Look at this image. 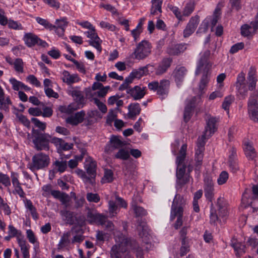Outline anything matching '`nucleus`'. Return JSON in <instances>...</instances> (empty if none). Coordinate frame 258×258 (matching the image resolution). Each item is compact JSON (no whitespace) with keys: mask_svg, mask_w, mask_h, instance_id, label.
I'll use <instances>...</instances> for the list:
<instances>
[{"mask_svg":"<svg viewBox=\"0 0 258 258\" xmlns=\"http://www.w3.org/2000/svg\"><path fill=\"white\" fill-rule=\"evenodd\" d=\"M186 149V144H183L176 158V182L179 185L186 184L189 181L191 178L189 174L192 170V167L189 164H187V162L185 160Z\"/></svg>","mask_w":258,"mask_h":258,"instance_id":"nucleus-1","label":"nucleus"},{"mask_svg":"<svg viewBox=\"0 0 258 258\" xmlns=\"http://www.w3.org/2000/svg\"><path fill=\"white\" fill-rule=\"evenodd\" d=\"M115 244L111 248L110 256L111 258H122L125 253L132 249L131 241L122 234H116L114 232Z\"/></svg>","mask_w":258,"mask_h":258,"instance_id":"nucleus-2","label":"nucleus"},{"mask_svg":"<svg viewBox=\"0 0 258 258\" xmlns=\"http://www.w3.org/2000/svg\"><path fill=\"white\" fill-rule=\"evenodd\" d=\"M32 138L34 148L38 151L48 150L49 143L52 142L53 139L49 134L40 133L39 130L34 129L32 130Z\"/></svg>","mask_w":258,"mask_h":258,"instance_id":"nucleus-3","label":"nucleus"},{"mask_svg":"<svg viewBox=\"0 0 258 258\" xmlns=\"http://www.w3.org/2000/svg\"><path fill=\"white\" fill-rule=\"evenodd\" d=\"M151 52V45L147 40H142L136 46L132 55L137 60H143Z\"/></svg>","mask_w":258,"mask_h":258,"instance_id":"nucleus-4","label":"nucleus"},{"mask_svg":"<svg viewBox=\"0 0 258 258\" xmlns=\"http://www.w3.org/2000/svg\"><path fill=\"white\" fill-rule=\"evenodd\" d=\"M210 54V51L208 50L201 54V58L198 62L196 75H198L201 73L203 74L207 73L210 75V71L213 64L209 60Z\"/></svg>","mask_w":258,"mask_h":258,"instance_id":"nucleus-5","label":"nucleus"},{"mask_svg":"<svg viewBox=\"0 0 258 258\" xmlns=\"http://www.w3.org/2000/svg\"><path fill=\"white\" fill-rule=\"evenodd\" d=\"M185 203L186 200L182 196L178 194L175 195L171 207L170 215L171 220H173L176 215H183Z\"/></svg>","mask_w":258,"mask_h":258,"instance_id":"nucleus-6","label":"nucleus"},{"mask_svg":"<svg viewBox=\"0 0 258 258\" xmlns=\"http://www.w3.org/2000/svg\"><path fill=\"white\" fill-rule=\"evenodd\" d=\"M50 162L49 156L42 153L35 154L32 157V163L30 166L31 170H39L47 167Z\"/></svg>","mask_w":258,"mask_h":258,"instance_id":"nucleus-7","label":"nucleus"},{"mask_svg":"<svg viewBox=\"0 0 258 258\" xmlns=\"http://www.w3.org/2000/svg\"><path fill=\"white\" fill-rule=\"evenodd\" d=\"M23 40L25 44L29 47H33L36 44L43 47L48 45L45 41L40 39L36 35L32 33H25Z\"/></svg>","mask_w":258,"mask_h":258,"instance_id":"nucleus-8","label":"nucleus"},{"mask_svg":"<svg viewBox=\"0 0 258 258\" xmlns=\"http://www.w3.org/2000/svg\"><path fill=\"white\" fill-rule=\"evenodd\" d=\"M84 34L87 38H89V40L88 41L89 45L95 48L99 53L101 52L102 50L101 46L102 40L96 33L95 28L88 30L85 32Z\"/></svg>","mask_w":258,"mask_h":258,"instance_id":"nucleus-9","label":"nucleus"},{"mask_svg":"<svg viewBox=\"0 0 258 258\" xmlns=\"http://www.w3.org/2000/svg\"><path fill=\"white\" fill-rule=\"evenodd\" d=\"M204 190L206 199L212 202L215 195L214 183L212 177L206 175L204 177Z\"/></svg>","mask_w":258,"mask_h":258,"instance_id":"nucleus-10","label":"nucleus"},{"mask_svg":"<svg viewBox=\"0 0 258 258\" xmlns=\"http://www.w3.org/2000/svg\"><path fill=\"white\" fill-rule=\"evenodd\" d=\"M218 119L214 117H210L207 120V124L205 131L201 137V139H208L211 137L217 130L216 123Z\"/></svg>","mask_w":258,"mask_h":258,"instance_id":"nucleus-11","label":"nucleus"},{"mask_svg":"<svg viewBox=\"0 0 258 258\" xmlns=\"http://www.w3.org/2000/svg\"><path fill=\"white\" fill-rule=\"evenodd\" d=\"M236 87L238 95L242 99H245L247 90L245 83V74L243 72H241L237 76Z\"/></svg>","mask_w":258,"mask_h":258,"instance_id":"nucleus-12","label":"nucleus"},{"mask_svg":"<svg viewBox=\"0 0 258 258\" xmlns=\"http://www.w3.org/2000/svg\"><path fill=\"white\" fill-rule=\"evenodd\" d=\"M199 22L200 17L199 16L196 15L192 17L183 30V37L187 38L190 36L195 31Z\"/></svg>","mask_w":258,"mask_h":258,"instance_id":"nucleus-13","label":"nucleus"},{"mask_svg":"<svg viewBox=\"0 0 258 258\" xmlns=\"http://www.w3.org/2000/svg\"><path fill=\"white\" fill-rule=\"evenodd\" d=\"M106 217L98 213L95 210H88L87 220L90 223H96L100 225L105 223Z\"/></svg>","mask_w":258,"mask_h":258,"instance_id":"nucleus-14","label":"nucleus"},{"mask_svg":"<svg viewBox=\"0 0 258 258\" xmlns=\"http://www.w3.org/2000/svg\"><path fill=\"white\" fill-rule=\"evenodd\" d=\"M146 87L142 86H136L126 91L135 100H140L144 97L146 93Z\"/></svg>","mask_w":258,"mask_h":258,"instance_id":"nucleus-15","label":"nucleus"},{"mask_svg":"<svg viewBox=\"0 0 258 258\" xmlns=\"http://www.w3.org/2000/svg\"><path fill=\"white\" fill-rule=\"evenodd\" d=\"M169 87L170 81L168 80L163 79L159 82L157 94L161 99H164L167 96Z\"/></svg>","mask_w":258,"mask_h":258,"instance_id":"nucleus-16","label":"nucleus"},{"mask_svg":"<svg viewBox=\"0 0 258 258\" xmlns=\"http://www.w3.org/2000/svg\"><path fill=\"white\" fill-rule=\"evenodd\" d=\"M68 24V22L65 18L57 19L55 21V25H52L53 27L50 30H54L58 36H62Z\"/></svg>","mask_w":258,"mask_h":258,"instance_id":"nucleus-17","label":"nucleus"},{"mask_svg":"<svg viewBox=\"0 0 258 258\" xmlns=\"http://www.w3.org/2000/svg\"><path fill=\"white\" fill-rule=\"evenodd\" d=\"M186 47L185 44H170L166 48V53L170 55H178L183 52Z\"/></svg>","mask_w":258,"mask_h":258,"instance_id":"nucleus-18","label":"nucleus"},{"mask_svg":"<svg viewBox=\"0 0 258 258\" xmlns=\"http://www.w3.org/2000/svg\"><path fill=\"white\" fill-rule=\"evenodd\" d=\"M198 98L193 97L191 98L187 99L186 101V105L184 111V119L187 122L188 121L191 116L192 108L196 105V102Z\"/></svg>","mask_w":258,"mask_h":258,"instance_id":"nucleus-19","label":"nucleus"},{"mask_svg":"<svg viewBox=\"0 0 258 258\" xmlns=\"http://www.w3.org/2000/svg\"><path fill=\"white\" fill-rule=\"evenodd\" d=\"M172 62V59L169 57H166L162 59L158 66L155 69V74L160 76L164 74L170 67Z\"/></svg>","mask_w":258,"mask_h":258,"instance_id":"nucleus-20","label":"nucleus"},{"mask_svg":"<svg viewBox=\"0 0 258 258\" xmlns=\"http://www.w3.org/2000/svg\"><path fill=\"white\" fill-rule=\"evenodd\" d=\"M109 89L110 87L108 86L104 87L102 84L98 82H95L92 86V90L93 91L98 90V91L95 92L94 94L92 95V96L97 95L99 97H104L106 96Z\"/></svg>","mask_w":258,"mask_h":258,"instance_id":"nucleus-21","label":"nucleus"},{"mask_svg":"<svg viewBox=\"0 0 258 258\" xmlns=\"http://www.w3.org/2000/svg\"><path fill=\"white\" fill-rule=\"evenodd\" d=\"M85 113L84 111L77 112L74 115L69 116L66 119V122L73 125H77L83 122Z\"/></svg>","mask_w":258,"mask_h":258,"instance_id":"nucleus-22","label":"nucleus"},{"mask_svg":"<svg viewBox=\"0 0 258 258\" xmlns=\"http://www.w3.org/2000/svg\"><path fill=\"white\" fill-rule=\"evenodd\" d=\"M62 80L68 85H71L80 80L79 76L76 74H71L68 71H64L62 73Z\"/></svg>","mask_w":258,"mask_h":258,"instance_id":"nucleus-23","label":"nucleus"},{"mask_svg":"<svg viewBox=\"0 0 258 258\" xmlns=\"http://www.w3.org/2000/svg\"><path fill=\"white\" fill-rule=\"evenodd\" d=\"M243 149L245 154L249 160H252L256 157V152L251 142L250 141H244Z\"/></svg>","mask_w":258,"mask_h":258,"instance_id":"nucleus-24","label":"nucleus"},{"mask_svg":"<svg viewBox=\"0 0 258 258\" xmlns=\"http://www.w3.org/2000/svg\"><path fill=\"white\" fill-rule=\"evenodd\" d=\"M85 168L91 179L95 177L96 174V163L94 161L89 158L86 161Z\"/></svg>","mask_w":258,"mask_h":258,"instance_id":"nucleus-25","label":"nucleus"},{"mask_svg":"<svg viewBox=\"0 0 258 258\" xmlns=\"http://www.w3.org/2000/svg\"><path fill=\"white\" fill-rule=\"evenodd\" d=\"M256 82L255 70L254 68H250L247 78V83L249 90L252 91L255 89Z\"/></svg>","mask_w":258,"mask_h":258,"instance_id":"nucleus-26","label":"nucleus"},{"mask_svg":"<svg viewBox=\"0 0 258 258\" xmlns=\"http://www.w3.org/2000/svg\"><path fill=\"white\" fill-rule=\"evenodd\" d=\"M248 110L258 109V91H255L250 95L247 102Z\"/></svg>","mask_w":258,"mask_h":258,"instance_id":"nucleus-27","label":"nucleus"},{"mask_svg":"<svg viewBox=\"0 0 258 258\" xmlns=\"http://www.w3.org/2000/svg\"><path fill=\"white\" fill-rule=\"evenodd\" d=\"M186 70L183 67H177L174 71L175 80L177 84L179 85L183 81V80L186 75Z\"/></svg>","mask_w":258,"mask_h":258,"instance_id":"nucleus-28","label":"nucleus"},{"mask_svg":"<svg viewBox=\"0 0 258 258\" xmlns=\"http://www.w3.org/2000/svg\"><path fill=\"white\" fill-rule=\"evenodd\" d=\"M82 106L76 102H74L69 105L60 106L59 107L58 109L62 113L71 114Z\"/></svg>","mask_w":258,"mask_h":258,"instance_id":"nucleus-29","label":"nucleus"},{"mask_svg":"<svg viewBox=\"0 0 258 258\" xmlns=\"http://www.w3.org/2000/svg\"><path fill=\"white\" fill-rule=\"evenodd\" d=\"M52 143H54L60 149L64 151L70 150L73 147V144L66 143L62 140L57 138H53L52 140Z\"/></svg>","mask_w":258,"mask_h":258,"instance_id":"nucleus-30","label":"nucleus"},{"mask_svg":"<svg viewBox=\"0 0 258 258\" xmlns=\"http://www.w3.org/2000/svg\"><path fill=\"white\" fill-rule=\"evenodd\" d=\"M18 243L21 248V250L23 254V258H29L30 255L29 249L30 246L27 243L26 240L24 238L23 239H20L19 238L18 239Z\"/></svg>","mask_w":258,"mask_h":258,"instance_id":"nucleus-31","label":"nucleus"},{"mask_svg":"<svg viewBox=\"0 0 258 258\" xmlns=\"http://www.w3.org/2000/svg\"><path fill=\"white\" fill-rule=\"evenodd\" d=\"M53 165L54 166V170L60 173L64 172L68 167L67 161L62 159L56 160L53 162Z\"/></svg>","mask_w":258,"mask_h":258,"instance_id":"nucleus-32","label":"nucleus"},{"mask_svg":"<svg viewBox=\"0 0 258 258\" xmlns=\"http://www.w3.org/2000/svg\"><path fill=\"white\" fill-rule=\"evenodd\" d=\"M150 67H152V66H150L149 64L140 68L138 69L133 70L131 73L132 75L135 77V78L140 79L143 76L147 75L148 73V68Z\"/></svg>","mask_w":258,"mask_h":258,"instance_id":"nucleus-33","label":"nucleus"},{"mask_svg":"<svg viewBox=\"0 0 258 258\" xmlns=\"http://www.w3.org/2000/svg\"><path fill=\"white\" fill-rule=\"evenodd\" d=\"M162 0H152L151 14L156 15L161 13Z\"/></svg>","mask_w":258,"mask_h":258,"instance_id":"nucleus-34","label":"nucleus"},{"mask_svg":"<svg viewBox=\"0 0 258 258\" xmlns=\"http://www.w3.org/2000/svg\"><path fill=\"white\" fill-rule=\"evenodd\" d=\"M128 116L130 117H135L139 115L141 112L140 105L138 103L131 104L128 107Z\"/></svg>","mask_w":258,"mask_h":258,"instance_id":"nucleus-35","label":"nucleus"},{"mask_svg":"<svg viewBox=\"0 0 258 258\" xmlns=\"http://www.w3.org/2000/svg\"><path fill=\"white\" fill-rule=\"evenodd\" d=\"M241 35L245 37L251 36L254 35L255 32L251 26L247 24L242 25L241 27Z\"/></svg>","mask_w":258,"mask_h":258,"instance_id":"nucleus-36","label":"nucleus"},{"mask_svg":"<svg viewBox=\"0 0 258 258\" xmlns=\"http://www.w3.org/2000/svg\"><path fill=\"white\" fill-rule=\"evenodd\" d=\"M71 94L76 100V103L82 106V104L84 100V98L82 92L77 89H73L71 91Z\"/></svg>","mask_w":258,"mask_h":258,"instance_id":"nucleus-37","label":"nucleus"},{"mask_svg":"<svg viewBox=\"0 0 258 258\" xmlns=\"http://www.w3.org/2000/svg\"><path fill=\"white\" fill-rule=\"evenodd\" d=\"M70 235L69 233H64L62 235L58 244V249H61L69 245Z\"/></svg>","mask_w":258,"mask_h":258,"instance_id":"nucleus-38","label":"nucleus"},{"mask_svg":"<svg viewBox=\"0 0 258 258\" xmlns=\"http://www.w3.org/2000/svg\"><path fill=\"white\" fill-rule=\"evenodd\" d=\"M11 104V101L9 97L5 98L4 96L0 97V109L6 111L9 110V107Z\"/></svg>","mask_w":258,"mask_h":258,"instance_id":"nucleus-39","label":"nucleus"},{"mask_svg":"<svg viewBox=\"0 0 258 258\" xmlns=\"http://www.w3.org/2000/svg\"><path fill=\"white\" fill-rule=\"evenodd\" d=\"M8 229L9 234L11 235V236L16 237L18 242L19 238L20 239H23L24 238V236L22 234L21 232L17 230L13 225H9L8 227Z\"/></svg>","mask_w":258,"mask_h":258,"instance_id":"nucleus-40","label":"nucleus"},{"mask_svg":"<svg viewBox=\"0 0 258 258\" xmlns=\"http://www.w3.org/2000/svg\"><path fill=\"white\" fill-rule=\"evenodd\" d=\"M110 143L111 147L115 149L121 148L124 145L123 142L117 136H112L110 139Z\"/></svg>","mask_w":258,"mask_h":258,"instance_id":"nucleus-41","label":"nucleus"},{"mask_svg":"<svg viewBox=\"0 0 258 258\" xmlns=\"http://www.w3.org/2000/svg\"><path fill=\"white\" fill-rule=\"evenodd\" d=\"M210 74H203L199 83V90L202 92L206 87L210 80Z\"/></svg>","mask_w":258,"mask_h":258,"instance_id":"nucleus-42","label":"nucleus"},{"mask_svg":"<svg viewBox=\"0 0 258 258\" xmlns=\"http://www.w3.org/2000/svg\"><path fill=\"white\" fill-rule=\"evenodd\" d=\"M195 5L194 2L190 1L188 2L183 10V16H189L194 11L195 9Z\"/></svg>","mask_w":258,"mask_h":258,"instance_id":"nucleus-43","label":"nucleus"},{"mask_svg":"<svg viewBox=\"0 0 258 258\" xmlns=\"http://www.w3.org/2000/svg\"><path fill=\"white\" fill-rule=\"evenodd\" d=\"M116 158L123 160H126L130 157V153L128 150L124 149H120L115 155Z\"/></svg>","mask_w":258,"mask_h":258,"instance_id":"nucleus-44","label":"nucleus"},{"mask_svg":"<svg viewBox=\"0 0 258 258\" xmlns=\"http://www.w3.org/2000/svg\"><path fill=\"white\" fill-rule=\"evenodd\" d=\"M113 174L112 171L109 169H105L104 174L101 179V182L103 183L110 182L113 180Z\"/></svg>","mask_w":258,"mask_h":258,"instance_id":"nucleus-45","label":"nucleus"},{"mask_svg":"<svg viewBox=\"0 0 258 258\" xmlns=\"http://www.w3.org/2000/svg\"><path fill=\"white\" fill-rule=\"evenodd\" d=\"M221 14V13L220 8L217 7L214 11L213 15L212 16V19L211 21L212 27H214L217 23L218 21L220 18Z\"/></svg>","mask_w":258,"mask_h":258,"instance_id":"nucleus-46","label":"nucleus"},{"mask_svg":"<svg viewBox=\"0 0 258 258\" xmlns=\"http://www.w3.org/2000/svg\"><path fill=\"white\" fill-rule=\"evenodd\" d=\"M234 100V97L231 95L226 97L222 103V108L229 112V106Z\"/></svg>","mask_w":258,"mask_h":258,"instance_id":"nucleus-47","label":"nucleus"},{"mask_svg":"<svg viewBox=\"0 0 258 258\" xmlns=\"http://www.w3.org/2000/svg\"><path fill=\"white\" fill-rule=\"evenodd\" d=\"M205 140L206 139H201V137L198 139L197 143L198 148L196 150V155H203V153L204 150Z\"/></svg>","mask_w":258,"mask_h":258,"instance_id":"nucleus-48","label":"nucleus"},{"mask_svg":"<svg viewBox=\"0 0 258 258\" xmlns=\"http://www.w3.org/2000/svg\"><path fill=\"white\" fill-rule=\"evenodd\" d=\"M14 67L15 71L18 73L23 72L24 63L21 58H17L14 60Z\"/></svg>","mask_w":258,"mask_h":258,"instance_id":"nucleus-49","label":"nucleus"},{"mask_svg":"<svg viewBox=\"0 0 258 258\" xmlns=\"http://www.w3.org/2000/svg\"><path fill=\"white\" fill-rule=\"evenodd\" d=\"M109 205V211L110 214V217L115 216L119 210L115 203L113 201H109L108 202Z\"/></svg>","mask_w":258,"mask_h":258,"instance_id":"nucleus-50","label":"nucleus"},{"mask_svg":"<svg viewBox=\"0 0 258 258\" xmlns=\"http://www.w3.org/2000/svg\"><path fill=\"white\" fill-rule=\"evenodd\" d=\"M1 184L8 187L11 185V181L8 175L0 172V189L2 188Z\"/></svg>","mask_w":258,"mask_h":258,"instance_id":"nucleus-51","label":"nucleus"},{"mask_svg":"<svg viewBox=\"0 0 258 258\" xmlns=\"http://www.w3.org/2000/svg\"><path fill=\"white\" fill-rule=\"evenodd\" d=\"M75 173L79 177L82 178L84 182L86 183L92 182L91 178L88 177L83 170L77 169L75 170Z\"/></svg>","mask_w":258,"mask_h":258,"instance_id":"nucleus-52","label":"nucleus"},{"mask_svg":"<svg viewBox=\"0 0 258 258\" xmlns=\"http://www.w3.org/2000/svg\"><path fill=\"white\" fill-rule=\"evenodd\" d=\"M9 82L12 86V88L15 91H19L22 88L23 83L18 81L14 78H11L9 79Z\"/></svg>","mask_w":258,"mask_h":258,"instance_id":"nucleus-53","label":"nucleus"},{"mask_svg":"<svg viewBox=\"0 0 258 258\" xmlns=\"http://www.w3.org/2000/svg\"><path fill=\"white\" fill-rule=\"evenodd\" d=\"M229 177V174L227 172L223 171L220 174L217 179V183L219 185H222L226 182Z\"/></svg>","mask_w":258,"mask_h":258,"instance_id":"nucleus-54","label":"nucleus"},{"mask_svg":"<svg viewBox=\"0 0 258 258\" xmlns=\"http://www.w3.org/2000/svg\"><path fill=\"white\" fill-rule=\"evenodd\" d=\"M26 236L31 243L35 244L38 243L37 239L32 230L28 229L26 231Z\"/></svg>","mask_w":258,"mask_h":258,"instance_id":"nucleus-55","label":"nucleus"},{"mask_svg":"<svg viewBox=\"0 0 258 258\" xmlns=\"http://www.w3.org/2000/svg\"><path fill=\"white\" fill-rule=\"evenodd\" d=\"M26 208L30 211L31 213L32 216L34 219H37L38 218L37 213L36 212V209L33 206L31 202L29 200L27 201L26 204Z\"/></svg>","mask_w":258,"mask_h":258,"instance_id":"nucleus-56","label":"nucleus"},{"mask_svg":"<svg viewBox=\"0 0 258 258\" xmlns=\"http://www.w3.org/2000/svg\"><path fill=\"white\" fill-rule=\"evenodd\" d=\"M26 81L31 84L34 85L37 87L41 86V83L38 80L37 78L33 75H30L26 78Z\"/></svg>","mask_w":258,"mask_h":258,"instance_id":"nucleus-57","label":"nucleus"},{"mask_svg":"<svg viewBox=\"0 0 258 258\" xmlns=\"http://www.w3.org/2000/svg\"><path fill=\"white\" fill-rule=\"evenodd\" d=\"M93 100L94 101V103L97 106L99 109L103 113H105L107 112V108L105 104L103 102H101L99 100H98L96 98H93Z\"/></svg>","mask_w":258,"mask_h":258,"instance_id":"nucleus-58","label":"nucleus"},{"mask_svg":"<svg viewBox=\"0 0 258 258\" xmlns=\"http://www.w3.org/2000/svg\"><path fill=\"white\" fill-rule=\"evenodd\" d=\"M132 207L136 215V216H143L147 215V211L142 207L136 205H132Z\"/></svg>","mask_w":258,"mask_h":258,"instance_id":"nucleus-59","label":"nucleus"},{"mask_svg":"<svg viewBox=\"0 0 258 258\" xmlns=\"http://www.w3.org/2000/svg\"><path fill=\"white\" fill-rule=\"evenodd\" d=\"M182 246L180 250V255L182 256L185 255L189 250V246L186 243V240L183 238L181 240Z\"/></svg>","mask_w":258,"mask_h":258,"instance_id":"nucleus-60","label":"nucleus"},{"mask_svg":"<svg viewBox=\"0 0 258 258\" xmlns=\"http://www.w3.org/2000/svg\"><path fill=\"white\" fill-rule=\"evenodd\" d=\"M82 160V156H76L74 159H71L68 162V166L72 169L74 168L77 166L78 162Z\"/></svg>","mask_w":258,"mask_h":258,"instance_id":"nucleus-61","label":"nucleus"},{"mask_svg":"<svg viewBox=\"0 0 258 258\" xmlns=\"http://www.w3.org/2000/svg\"><path fill=\"white\" fill-rule=\"evenodd\" d=\"M100 26L102 28L106 29L110 31H114L116 29V27L114 25L104 21H102L100 22Z\"/></svg>","mask_w":258,"mask_h":258,"instance_id":"nucleus-62","label":"nucleus"},{"mask_svg":"<svg viewBox=\"0 0 258 258\" xmlns=\"http://www.w3.org/2000/svg\"><path fill=\"white\" fill-rule=\"evenodd\" d=\"M116 114L113 110H110L107 116L106 123L111 125L113 121H115L116 118Z\"/></svg>","mask_w":258,"mask_h":258,"instance_id":"nucleus-63","label":"nucleus"},{"mask_svg":"<svg viewBox=\"0 0 258 258\" xmlns=\"http://www.w3.org/2000/svg\"><path fill=\"white\" fill-rule=\"evenodd\" d=\"M86 198L90 202L98 203L100 201L99 196L97 194L88 193L86 195Z\"/></svg>","mask_w":258,"mask_h":258,"instance_id":"nucleus-64","label":"nucleus"}]
</instances>
